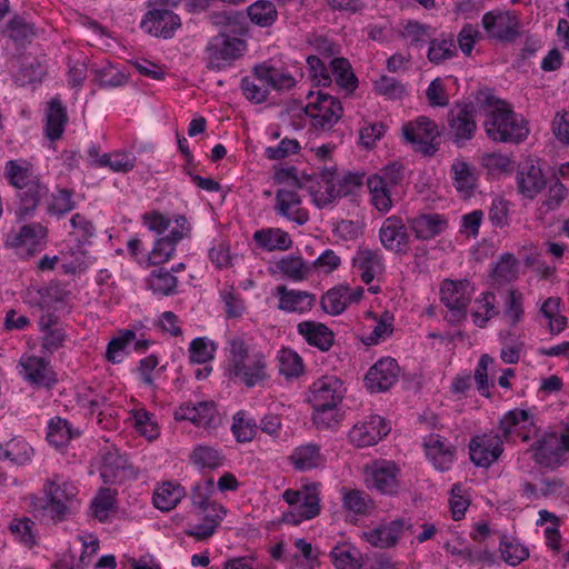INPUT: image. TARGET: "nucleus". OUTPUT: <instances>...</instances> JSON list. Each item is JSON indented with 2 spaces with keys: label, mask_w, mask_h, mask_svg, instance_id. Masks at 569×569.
Masks as SVG:
<instances>
[{
  "label": "nucleus",
  "mask_w": 569,
  "mask_h": 569,
  "mask_svg": "<svg viewBox=\"0 0 569 569\" xmlns=\"http://www.w3.org/2000/svg\"><path fill=\"white\" fill-rule=\"evenodd\" d=\"M486 120L483 127L489 139L496 142L519 143L525 140L529 129L521 117L510 106L493 96H487Z\"/></svg>",
  "instance_id": "f257e3e1"
},
{
  "label": "nucleus",
  "mask_w": 569,
  "mask_h": 569,
  "mask_svg": "<svg viewBox=\"0 0 569 569\" xmlns=\"http://www.w3.org/2000/svg\"><path fill=\"white\" fill-rule=\"evenodd\" d=\"M284 501L291 507L283 512L282 520L287 523L299 525L320 513L319 485L302 486L299 490L287 489L282 495Z\"/></svg>",
  "instance_id": "f03ea898"
},
{
  "label": "nucleus",
  "mask_w": 569,
  "mask_h": 569,
  "mask_svg": "<svg viewBox=\"0 0 569 569\" xmlns=\"http://www.w3.org/2000/svg\"><path fill=\"white\" fill-rule=\"evenodd\" d=\"M48 229L40 222L12 227L6 234L4 246L22 258L32 257L47 246Z\"/></svg>",
  "instance_id": "7ed1b4c3"
},
{
  "label": "nucleus",
  "mask_w": 569,
  "mask_h": 569,
  "mask_svg": "<svg viewBox=\"0 0 569 569\" xmlns=\"http://www.w3.org/2000/svg\"><path fill=\"white\" fill-rule=\"evenodd\" d=\"M476 114L477 109L471 101L457 102L448 111L447 134L456 147L463 148L475 138L478 129Z\"/></svg>",
  "instance_id": "20e7f679"
},
{
  "label": "nucleus",
  "mask_w": 569,
  "mask_h": 569,
  "mask_svg": "<svg viewBox=\"0 0 569 569\" xmlns=\"http://www.w3.org/2000/svg\"><path fill=\"white\" fill-rule=\"evenodd\" d=\"M308 98L311 100L305 107V113L310 118L311 128L318 132L329 131L342 117L341 102L322 91H318L316 96L310 91Z\"/></svg>",
  "instance_id": "39448f33"
},
{
  "label": "nucleus",
  "mask_w": 569,
  "mask_h": 569,
  "mask_svg": "<svg viewBox=\"0 0 569 569\" xmlns=\"http://www.w3.org/2000/svg\"><path fill=\"white\" fill-rule=\"evenodd\" d=\"M46 503L41 505L54 522L63 521L70 515V505L72 503L77 489L68 481H61L59 476L48 480L43 486Z\"/></svg>",
  "instance_id": "423d86ee"
},
{
  "label": "nucleus",
  "mask_w": 569,
  "mask_h": 569,
  "mask_svg": "<svg viewBox=\"0 0 569 569\" xmlns=\"http://www.w3.org/2000/svg\"><path fill=\"white\" fill-rule=\"evenodd\" d=\"M403 138L413 149L423 156L431 157L439 149L435 140L440 136L437 123L428 117L420 116L402 127Z\"/></svg>",
  "instance_id": "0eeeda50"
},
{
  "label": "nucleus",
  "mask_w": 569,
  "mask_h": 569,
  "mask_svg": "<svg viewBox=\"0 0 569 569\" xmlns=\"http://www.w3.org/2000/svg\"><path fill=\"white\" fill-rule=\"evenodd\" d=\"M472 288L468 280H445L440 288L441 301L450 310L449 321L459 322L467 317Z\"/></svg>",
  "instance_id": "6e6552de"
},
{
  "label": "nucleus",
  "mask_w": 569,
  "mask_h": 569,
  "mask_svg": "<svg viewBox=\"0 0 569 569\" xmlns=\"http://www.w3.org/2000/svg\"><path fill=\"white\" fill-rule=\"evenodd\" d=\"M482 27L489 39L500 42H512L519 36L520 21L508 11H489L483 14Z\"/></svg>",
  "instance_id": "1a4fd4ad"
},
{
  "label": "nucleus",
  "mask_w": 569,
  "mask_h": 569,
  "mask_svg": "<svg viewBox=\"0 0 569 569\" xmlns=\"http://www.w3.org/2000/svg\"><path fill=\"white\" fill-rule=\"evenodd\" d=\"M530 450L533 452L532 458L537 463L553 467L569 451V433L560 436L553 432L546 433L535 442Z\"/></svg>",
  "instance_id": "9d476101"
},
{
  "label": "nucleus",
  "mask_w": 569,
  "mask_h": 569,
  "mask_svg": "<svg viewBox=\"0 0 569 569\" xmlns=\"http://www.w3.org/2000/svg\"><path fill=\"white\" fill-rule=\"evenodd\" d=\"M180 27V17L163 8L147 11L140 22L143 32L162 39H171Z\"/></svg>",
  "instance_id": "9b49d317"
},
{
  "label": "nucleus",
  "mask_w": 569,
  "mask_h": 569,
  "mask_svg": "<svg viewBox=\"0 0 569 569\" xmlns=\"http://www.w3.org/2000/svg\"><path fill=\"white\" fill-rule=\"evenodd\" d=\"M346 393L342 380L336 376H322L310 387L308 401L312 408H326V406H338Z\"/></svg>",
  "instance_id": "f8f14e48"
},
{
  "label": "nucleus",
  "mask_w": 569,
  "mask_h": 569,
  "mask_svg": "<svg viewBox=\"0 0 569 569\" xmlns=\"http://www.w3.org/2000/svg\"><path fill=\"white\" fill-rule=\"evenodd\" d=\"M505 440L498 433H485L471 438L469 453L471 461L478 466L488 468L503 452Z\"/></svg>",
  "instance_id": "ddd939ff"
},
{
  "label": "nucleus",
  "mask_w": 569,
  "mask_h": 569,
  "mask_svg": "<svg viewBox=\"0 0 569 569\" xmlns=\"http://www.w3.org/2000/svg\"><path fill=\"white\" fill-rule=\"evenodd\" d=\"M400 375V367L396 359L386 357L378 360L367 372L365 382L371 392L389 390Z\"/></svg>",
  "instance_id": "4468645a"
},
{
  "label": "nucleus",
  "mask_w": 569,
  "mask_h": 569,
  "mask_svg": "<svg viewBox=\"0 0 569 569\" xmlns=\"http://www.w3.org/2000/svg\"><path fill=\"white\" fill-rule=\"evenodd\" d=\"M399 469L392 461H376L367 471L368 488L376 489L383 495H393L399 487Z\"/></svg>",
  "instance_id": "2eb2a0df"
},
{
  "label": "nucleus",
  "mask_w": 569,
  "mask_h": 569,
  "mask_svg": "<svg viewBox=\"0 0 569 569\" xmlns=\"http://www.w3.org/2000/svg\"><path fill=\"white\" fill-rule=\"evenodd\" d=\"M390 431V427L380 416H370L367 420L356 423L349 432V440L359 448L376 445Z\"/></svg>",
  "instance_id": "dca6fc26"
},
{
  "label": "nucleus",
  "mask_w": 569,
  "mask_h": 569,
  "mask_svg": "<svg viewBox=\"0 0 569 569\" xmlns=\"http://www.w3.org/2000/svg\"><path fill=\"white\" fill-rule=\"evenodd\" d=\"M533 426L535 418L529 411L513 409L500 419V437L507 442L515 441V437H520L522 441H528L529 436L523 431Z\"/></svg>",
  "instance_id": "f3484780"
},
{
  "label": "nucleus",
  "mask_w": 569,
  "mask_h": 569,
  "mask_svg": "<svg viewBox=\"0 0 569 569\" xmlns=\"http://www.w3.org/2000/svg\"><path fill=\"white\" fill-rule=\"evenodd\" d=\"M20 366L22 367L20 373L32 385L50 388L57 382L54 372L43 358L23 356L20 359Z\"/></svg>",
  "instance_id": "a211bd4d"
},
{
  "label": "nucleus",
  "mask_w": 569,
  "mask_h": 569,
  "mask_svg": "<svg viewBox=\"0 0 569 569\" xmlns=\"http://www.w3.org/2000/svg\"><path fill=\"white\" fill-rule=\"evenodd\" d=\"M100 475L104 483H121L131 476L128 459L118 449H108L102 457Z\"/></svg>",
  "instance_id": "6ab92c4d"
},
{
  "label": "nucleus",
  "mask_w": 569,
  "mask_h": 569,
  "mask_svg": "<svg viewBox=\"0 0 569 569\" xmlns=\"http://www.w3.org/2000/svg\"><path fill=\"white\" fill-rule=\"evenodd\" d=\"M274 296L279 299L278 308L284 312L306 313L316 305V295L286 286H278Z\"/></svg>",
  "instance_id": "aec40b11"
},
{
  "label": "nucleus",
  "mask_w": 569,
  "mask_h": 569,
  "mask_svg": "<svg viewBox=\"0 0 569 569\" xmlns=\"http://www.w3.org/2000/svg\"><path fill=\"white\" fill-rule=\"evenodd\" d=\"M381 244L389 251L401 252L409 242V234L401 218L390 216L381 224L379 230Z\"/></svg>",
  "instance_id": "412c9836"
},
{
  "label": "nucleus",
  "mask_w": 569,
  "mask_h": 569,
  "mask_svg": "<svg viewBox=\"0 0 569 569\" xmlns=\"http://www.w3.org/2000/svg\"><path fill=\"white\" fill-rule=\"evenodd\" d=\"M48 191L39 180L29 182L27 188L18 191L19 203L14 211L17 222L22 223L33 217L39 202L48 196Z\"/></svg>",
  "instance_id": "4be33fe9"
},
{
  "label": "nucleus",
  "mask_w": 569,
  "mask_h": 569,
  "mask_svg": "<svg viewBox=\"0 0 569 569\" xmlns=\"http://www.w3.org/2000/svg\"><path fill=\"white\" fill-rule=\"evenodd\" d=\"M425 449L428 459L436 469L448 470L455 459V448L440 435L431 433L425 438Z\"/></svg>",
  "instance_id": "5701e85b"
},
{
  "label": "nucleus",
  "mask_w": 569,
  "mask_h": 569,
  "mask_svg": "<svg viewBox=\"0 0 569 569\" xmlns=\"http://www.w3.org/2000/svg\"><path fill=\"white\" fill-rule=\"evenodd\" d=\"M425 449L428 459L436 469L448 470L455 459V448L440 435L431 433L425 438Z\"/></svg>",
  "instance_id": "b1692460"
},
{
  "label": "nucleus",
  "mask_w": 569,
  "mask_h": 569,
  "mask_svg": "<svg viewBox=\"0 0 569 569\" xmlns=\"http://www.w3.org/2000/svg\"><path fill=\"white\" fill-rule=\"evenodd\" d=\"M517 183L521 194L533 199L546 187V179L538 164L526 161L519 166Z\"/></svg>",
  "instance_id": "393cba45"
},
{
  "label": "nucleus",
  "mask_w": 569,
  "mask_h": 569,
  "mask_svg": "<svg viewBox=\"0 0 569 569\" xmlns=\"http://www.w3.org/2000/svg\"><path fill=\"white\" fill-rule=\"evenodd\" d=\"M403 529L405 521L397 519L363 532V537L372 547L391 548L397 545Z\"/></svg>",
  "instance_id": "a878e982"
},
{
  "label": "nucleus",
  "mask_w": 569,
  "mask_h": 569,
  "mask_svg": "<svg viewBox=\"0 0 569 569\" xmlns=\"http://www.w3.org/2000/svg\"><path fill=\"white\" fill-rule=\"evenodd\" d=\"M409 227L419 240H430L442 233L447 227V219L439 213H427L411 218Z\"/></svg>",
  "instance_id": "bb28decb"
},
{
  "label": "nucleus",
  "mask_w": 569,
  "mask_h": 569,
  "mask_svg": "<svg viewBox=\"0 0 569 569\" xmlns=\"http://www.w3.org/2000/svg\"><path fill=\"white\" fill-rule=\"evenodd\" d=\"M276 201V209L279 214L295 221L299 226H302L308 221V213L301 208V199L297 192L280 189L277 191Z\"/></svg>",
  "instance_id": "cd10ccee"
},
{
  "label": "nucleus",
  "mask_w": 569,
  "mask_h": 569,
  "mask_svg": "<svg viewBox=\"0 0 569 569\" xmlns=\"http://www.w3.org/2000/svg\"><path fill=\"white\" fill-rule=\"evenodd\" d=\"M174 419L178 421H190L197 427L209 429L213 419V402L200 401L196 405L183 403L174 411Z\"/></svg>",
  "instance_id": "c85d7f7f"
},
{
  "label": "nucleus",
  "mask_w": 569,
  "mask_h": 569,
  "mask_svg": "<svg viewBox=\"0 0 569 569\" xmlns=\"http://www.w3.org/2000/svg\"><path fill=\"white\" fill-rule=\"evenodd\" d=\"M216 28L219 37L228 34L242 37L248 31V24L243 12L238 10H219L216 6Z\"/></svg>",
  "instance_id": "c756f323"
},
{
  "label": "nucleus",
  "mask_w": 569,
  "mask_h": 569,
  "mask_svg": "<svg viewBox=\"0 0 569 569\" xmlns=\"http://www.w3.org/2000/svg\"><path fill=\"white\" fill-rule=\"evenodd\" d=\"M299 335L313 347L321 351H328L335 341L333 332L323 323L316 321H302L297 327Z\"/></svg>",
  "instance_id": "7c9ffc66"
},
{
  "label": "nucleus",
  "mask_w": 569,
  "mask_h": 569,
  "mask_svg": "<svg viewBox=\"0 0 569 569\" xmlns=\"http://www.w3.org/2000/svg\"><path fill=\"white\" fill-rule=\"evenodd\" d=\"M34 449L22 437H13L7 442H0V460H8L17 466L30 463Z\"/></svg>",
  "instance_id": "2f4dec72"
},
{
  "label": "nucleus",
  "mask_w": 569,
  "mask_h": 569,
  "mask_svg": "<svg viewBox=\"0 0 569 569\" xmlns=\"http://www.w3.org/2000/svg\"><path fill=\"white\" fill-rule=\"evenodd\" d=\"M450 173L457 191L467 196L473 192L478 181L475 166L462 159H456L450 167Z\"/></svg>",
  "instance_id": "473e14b6"
},
{
  "label": "nucleus",
  "mask_w": 569,
  "mask_h": 569,
  "mask_svg": "<svg viewBox=\"0 0 569 569\" xmlns=\"http://www.w3.org/2000/svg\"><path fill=\"white\" fill-rule=\"evenodd\" d=\"M67 122L68 114L66 107L58 98H53L49 102L47 109L44 124L46 137L51 141L59 140L64 132V127Z\"/></svg>",
  "instance_id": "72a5a7b5"
},
{
  "label": "nucleus",
  "mask_w": 569,
  "mask_h": 569,
  "mask_svg": "<svg viewBox=\"0 0 569 569\" xmlns=\"http://www.w3.org/2000/svg\"><path fill=\"white\" fill-rule=\"evenodd\" d=\"M221 42L216 49V69L229 66L232 61L243 56L247 43L241 37L228 34L219 37Z\"/></svg>",
  "instance_id": "f704fd0d"
},
{
  "label": "nucleus",
  "mask_w": 569,
  "mask_h": 569,
  "mask_svg": "<svg viewBox=\"0 0 569 569\" xmlns=\"http://www.w3.org/2000/svg\"><path fill=\"white\" fill-rule=\"evenodd\" d=\"M249 363L243 362V367L233 378H240L246 387L252 388L268 378L266 359L261 352H254L248 359Z\"/></svg>",
  "instance_id": "c9c22d12"
},
{
  "label": "nucleus",
  "mask_w": 569,
  "mask_h": 569,
  "mask_svg": "<svg viewBox=\"0 0 569 569\" xmlns=\"http://www.w3.org/2000/svg\"><path fill=\"white\" fill-rule=\"evenodd\" d=\"M253 240L261 249L267 251L288 250L292 244L288 232L279 228H266L257 230L253 233Z\"/></svg>",
  "instance_id": "e433bc0d"
},
{
  "label": "nucleus",
  "mask_w": 569,
  "mask_h": 569,
  "mask_svg": "<svg viewBox=\"0 0 569 569\" xmlns=\"http://www.w3.org/2000/svg\"><path fill=\"white\" fill-rule=\"evenodd\" d=\"M254 74H259L260 80H264L268 88L277 91L290 90L296 84L295 78L273 66L261 63L254 67Z\"/></svg>",
  "instance_id": "4c0bfd02"
},
{
  "label": "nucleus",
  "mask_w": 569,
  "mask_h": 569,
  "mask_svg": "<svg viewBox=\"0 0 569 569\" xmlns=\"http://www.w3.org/2000/svg\"><path fill=\"white\" fill-rule=\"evenodd\" d=\"M367 187L371 194V202L381 212L389 211L392 207V187L386 184L379 174L367 178Z\"/></svg>",
  "instance_id": "58836bf2"
},
{
  "label": "nucleus",
  "mask_w": 569,
  "mask_h": 569,
  "mask_svg": "<svg viewBox=\"0 0 569 569\" xmlns=\"http://www.w3.org/2000/svg\"><path fill=\"white\" fill-rule=\"evenodd\" d=\"M289 460L297 470L306 471L319 467L322 457L319 446L308 443L297 447L289 456Z\"/></svg>",
  "instance_id": "ea45409f"
},
{
  "label": "nucleus",
  "mask_w": 569,
  "mask_h": 569,
  "mask_svg": "<svg viewBox=\"0 0 569 569\" xmlns=\"http://www.w3.org/2000/svg\"><path fill=\"white\" fill-rule=\"evenodd\" d=\"M228 366L224 368V375L229 379H233V375L238 373L243 367V362L250 358L249 350L243 341L239 337H233L228 340Z\"/></svg>",
  "instance_id": "a19ab883"
},
{
  "label": "nucleus",
  "mask_w": 569,
  "mask_h": 569,
  "mask_svg": "<svg viewBox=\"0 0 569 569\" xmlns=\"http://www.w3.org/2000/svg\"><path fill=\"white\" fill-rule=\"evenodd\" d=\"M184 496L183 488L176 482H163L153 493V505L162 511L173 509Z\"/></svg>",
  "instance_id": "79ce46f5"
},
{
  "label": "nucleus",
  "mask_w": 569,
  "mask_h": 569,
  "mask_svg": "<svg viewBox=\"0 0 569 569\" xmlns=\"http://www.w3.org/2000/svg\"><path fill=\"white\" fill-rule=\"evenodd\" d=\"M330 557L337 569H360L362 567L361 552L350 543L333 547Z\"/></svg>",
  "instance_id": "37998d69"
},
{
  "label": "nucleus",
  "mask_w": 569,
  "mask_h": 569,
  "mask_svg": "<svg viewBox=\"0 0 569 569\" xmlns=\"http://www.w3.org/2000/svg\"><path fill=\"white\" fill-rule=\"evenodd\" d=\"M247 14L252 23L261 28L272 26L278 19V11L273 2L258 0L247 8Z\"/></svg>",
  "instance_id": "c03bdc74"
},
{
  "label": "nucleus",
  "mask_w": 569,
  "mask_h": 569,
  "mask_svg": "<svg viewBox=\"0 0 569 569\" xmlns=\"http://www.w3.org/2000/svg\"><path fill=\"white\" fill-rule=\"evenodd\" d=\"M456 54V43L451 34H441L440 38L430 40L427 58L431 63L440 64Z\"/></svg>",
  "instance_id": "a18cd8bd"
},
{
  "label": "nucleus",
  "mask_w": 569,
  "mask_h": 569,
  "mask_svg": "<svg viewBox=\"0 0 569 569\" xmlns=\"http://www.w3.org/2000/svg\"><path fill=\"white\" fill-rule=\"evenodd\" d=\"M329 67L337 84L348 92H352L358 87V79L352 71L350 62L346 58H333L329 61Z\"/></svg>",
  "instance_id": "49530a36"
},
{
  "label": "nucleus",
  "mask_w": 569,
  "mask_h": 569,
  "mask_svg": "<svg viewBox=\"0 0 569 569\" xmlns=\"http://www.w3.org/2000/svg\"><path fill=\"white\" fill-rule=\"evenodd\" d=\"M358 267L361 270V279L365 283H370L375 277L383 271L381 256L373 250L365 249L358 254Z\"/></svg>",
  "instance_id": "de8ad7c7"
},
{
  "label": "nucleus",
  "mask_w": 569,
  "mask_h": 569,
  "mask_svg": "<svg viewBox=\"0 0 569 569\" xmlns=\"http://www.w3.org/2000/svg\"><path fill=\"white\" fill-rule=\"evenodd\" d=\"M76 436L79 432H73L67 419L56 417L49 421L47 440L56 448L64 447Z\"/></svg>",
  "instance_id": "09e8293b"
},
{
  "label": "nucleus",
  "mask_w": 569,
  "mask_h": 569,
  "mask_svg": "<svg viewBox=\"0 0 569 569\" xmlns=\"http://www.w3.org/2000/svg\"><path fill=\"white\" fill-rule=\"evenodd\" d=\"M348 293V286L339 284L328 290L320 300L321 309L331 316L342 313L347 308L345 295Z\"/></svg>",
  "instance_id": "8fccbe9b"
},
{
  "label": "nucleus",
  "mask_w": 569,
  "mask_h": 569,
  "mask_svg": "<svg viewBox=\"0 0 569 569\" xmlns=\"http://www.w3.org/2000/svg\"><path fill=\"white\" fill-rule=\"evenodd\" d=\"M518 261L512 253H503L495 263L490 277L499 284L508 283L517 278Z\"/></svg>",
  "instance_id": "3c124183"
},
{
  "label": "nucleus",
  "mask_w": 569,
  "mask_h": 569,
  "mask_svg": "<svg viewBox=\"0 0 569 569\" xmlns=\"http://www.w3.org/2000/svg\"><path fill=\"white\" fill-rule=\"evenodd\" d=\"M496 296L493 292L487 291L481 295V298L476 301L478 310L472 312L473 323L479 327H486L487 322L497 316L499 311L495 306Z\"/></svg>",
  "instance_id": "603ef678"
},
{
  "label": "nucleus",
  "mask_w": 569,
  "mask_h": 569,
  "mask_svg": "<svg viewBox=\"0 0 569 569\" xmlns=\"http://www.w3.org/2000/svg\"><path fill=\"white\" fill-rule=\"evenodd\" d=\"M496 296L493 292L487 291L481 295V298L476 301L478 310L472 312L473 323L479 327H486L487 322L497 316L499 311L495 306Z\"/></svg>",
  "instance_id": "864d4df0"
},
{
  "label": "nucleus",
  "mask_w": 569,
  "mask_h": 569,
  "mask_svg": "<svg viewBox=\"0 0 569 569\" xmlns=\"http://www.w3.org/2000/svg\"><path fill=\"white\" fill-rule=\"evenodd\" d=\"M241 89L244 97L253 103H262L269 94V88L264 80L259 79V74L244 77L241 81Z\"/></svg>",
  "instance_id": "5fc2aeb1"
},
{
  "label": "nucleus",
  "mask_w": 569,
  "mask_h": 569,
  "mask_svg": "<svg viewBox=\"0 0 569 569\" xmlns=\"http://www.w3.org/2000/svg\"><path fill=\"white\" fill-rule=\"evenodd\" d=\"M279 372L286 378L299 377L303 372L301 357L291 349H282L278 353Z\"/></svg>",
  "instance_id": "6e6d98bb"
},
{
  "label": "nucleus",
  "mask_w": 569,
  "mask_h": 569,
  "mask_svg": "<svg viewBox=\"0 0 569 569\" xmlns=\"http://www.w3.org/2000/svg\"><path fill=\"white\" fill-rule=\"evenodd\" d=\"M136 157L131 152L116 151L112 153H103L100 163L109 167L112 171L127 173L136 166Z\"/></svg>",
  "instance_id": "4d7b16f0"
},
{
  "label": "nucleus",
  "mask_w": 569,
  "mask_h": 569,
  "mask_svg": "<svg viewBox=\"0 0 569 569\" xmlns=\"http://www.w3.org/2000/svg\"><path fill=\"white\" fill-rule=\"evenodd\" d=\"M73 191L70 189H59L51 196V201L47 212L51 216L62 217L76 208V201L72 199Z\"/></svg>",
  "instance_id": "13d9d810"
},
{
  "label": "nucleus",
  "mask_w": 569,
  "mask_h": 569,
  "mask_svg": "<svg viewBox=\"0 0 569 569\" xmlns=\"http://www.w3.org/2000/svg\"><path fill=\"white\" fill-rule=\"evenodd\" d=\"M279 270L292 281H301L308 277L309 267L301 257L288 256L278 262Z\"/></svg>",
  "instance_id": "bf43d9fd"
},
{
  "label": "nucleus",
  "mask_w": 569,
  "mask_h": 569,
  "mask_svg": "<svg viewBox=\"0 0 569 569\" xmlns=\"http://www.w3.org/2000/svg\"><path fill=\"white\" fill-rule=\"evenodd\" d=\"M523 316V296L517 290H509L505 300L503 317L510 326L519 323Z\"/></svg>",
  "instance_id": "052dcab7"
},
{
  "label": "nucleus",
  "mask_w": 569,
  "mask_h": 569,
  "mask_svg": "<svg viewBox=\"0 0 569 569\" xmlns=\"http://www.w3.org/2000/svg\"><path fill=\"white\" fill-rule=\"evenodd\" d=\"M177 278L164 269L154 270L150 278V288L154 293L171 296L176 293Z\"/></svg>",
  "instance_id": "680f3d73"
},
{
  "label": "nucleus",
  "mask_w": 569,
  "mask_h": 569,
  "mask_svg": "<svg viewBox=\"0 0 569 569\" xmlns=\"http://www.w3.org/2000/svg\"><path fill=\"white\" fill-rule=\"evenodd\" d=\"M136 429L148 439H154L159 435V428L153 420L154 416L144 409L133 410L131 412Z\"/></svg>",
  "instance_id": "e2e57ef3"
},
{
  "label": "nucleus",
  "mask_w": 569,
  "mask_h": 569,
  "mask_svg": "<svg viewBox=\"0 0 569 569\" xmlns=\"http://www.w3.org/2000/svg\"><path fill=\"white\" fill-rule=\"evenodd\" d=\"M114 496L109 488L101 489L91 503L92 515L101 522L106 521L114 507Z\"/></svg>",
  "instance_id": "0e129e2a"
},
{
  "label": "nucleus",
  "mask_w": 569,
  "mask_h": 569,
  "mask_svg": "<svg viewBox=\"0 0 569 569\" xmlns=\"http://www.w3.org/2000/svg\"><path fill=\"white\" fill-rule=\"evenodd\" d=\"M136 333L132 330H126L118 337L111 339L107 346L106 358L109 362L119 363L122 361V351L133 341Z\"/></svg>",
  "instance_id": "69168bd1"
},
{
  "label": "nucleus",
  "mask_w": 569,
  "mask_h": 569,
  "mask_svg": "<svg viewBox=\"0 0 569 569\" xmlns=\"http://www.w3.org/2000/svg\"><path fill=\"white\" fill-rule=\"evenodd\" d=\"M6 174L10 184L16 187L18 191L27 188L29 182L38 180L27 168L19 166L13 160L7 162Z\"/></svg>",
  "instance_id": "338daca9"
},
{
  "label": "nucleus",
  "mask_w": 569,
  "mask_h": 569,
  "mask_svg": "<svg viewBox=\"0 0 569 569\" xmlns=\"http://www.w3.org/2000/svg\"><path fill=\"white\" fill-rule=\"evenodd\" d=\"M338 406L328 405L326 408H313L312 421L318 429L336 428L340 421Z\"/></svg>",
  "instance_id": "774afa93"
}]
</instances>
